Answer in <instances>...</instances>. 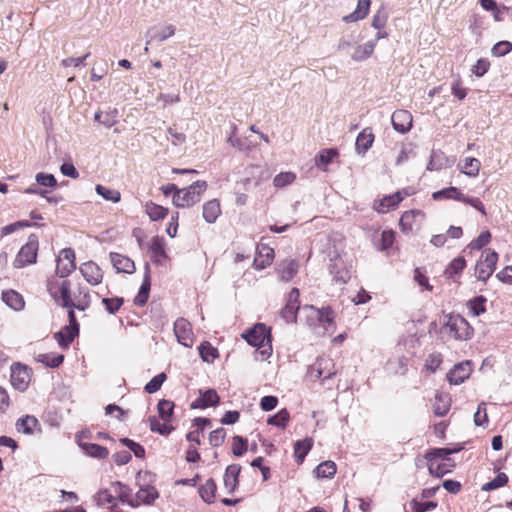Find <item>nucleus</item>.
I'll use <instances>...</instances> for the list:
<instances>
[{
  "mask_svg": "<svg viewBox=\"0 0 512 512\" xmlns=\"http://www.w3.org/2000/svg\"><path fill=\"white\" fill-rule=\"evenodd\" d=\"M403 200L401 192L385 196L375 207L379 213H386L391 209H394Z\"/></svg>",
  "mask_w": 512,
  "mask_h": 512,
  "instance_id": "7c9ffc66",
  "label": "nucleus"
},
{
  "mask_svg": "<svg viewBox=\"0 0 512 512\" xmlns=\"http://www.w3.org/2000/svg\"><path fill=\"white\" fill-rule=\"evenodd\" d=\"M3 302L15 311H20L25 306V301L20 293L15 290H7L2 292Z\"/></svg>",
  "mask_w": 512,
  "mask_h": 512,
  "instance_id": "bb28decb",
  "label": "nucleus"
},
{
  "mask_svg": "<svg viewBox=\"0 0 512 512\" xmlns=\"http://www.w3.org/2000/svg\"><path fill=\"white\" fill-rule=\"evenodd\" d=\"M174 407L175 405L172 401L166 399L160 400L157 404V410L160 418L163 421L170 423L173 416Z\"/></svg>",
  "mask_w": 512,
  "mask_h": 512,
  "instance_id": "79ce46f5",
  "label": "nucleus"
},
{
  "mask_svg": "<svg viewBox=\"0 0 512 512\" xmlns=\"http://www.w3.org/2000/svg\"><path fill=\"white\" fill-rule=\"evenodd\" d=\"M472 367L470 361L456 364L448 373L447 380L450 384L459 385L463 383L471 374Z\"/></svg>",
  "mask_w": 512,
  "mask_h": 512,
  "instance_id": "ddd939ff",
  "label": "nucleus"
},
{
  "mask_svg": "<svg viewBox=\"0 0 512 512\" xmlns=\"http://www.w3.org/2000/svg\"><path fill=\"white\" fill-rule=\"evenodd\" d=\"M299 296V289L293 288L287 296L285 306L280 311L281 318L287 323L296 321L297 313L300 309Z\"/></svg>",
  "mask_w": 512,
  "mask_h": 512,
  "instance_id": "6e6552de",
  "label": "nucleus"
},
{
  "mask_svg": "<svg viewBox=\"0 0 512 512\" xmlns=\"http://www.w3.org/2000/svg\"><path fill=\"white\" fill-rule=\"evenodd\" d=\"M102 303L110 314H115L124 303L121 297L103 298Z\"/></svg>",
  "mask_w": 512,
  "mask_h": 512,
  "instance_id": "680f3d73",
  "label": "nucleus"
},
{
  "mask_svg": "<svg viewBox=\"0 0 512 512\" xmlns=\"http://www.w3.org/2000/svg\"><path fill=\"white\" fill-rule=\"evenodd\" d=\"M375 41H368L363 45H357L351 54V59L356 62H362L368 59L374 52Z\"/></svg>",
  "mask_w": 512,
  "mask_h": 512,
  "instance_id": "c756f323",
  "label": "nucleus"
},
{
  "mask_svg": "<svg viewBox=\"0 0 512 512\" xmlns=\"http://www.w3.org/2000/svg\"><path fill=\"white\" fill-rule=\"evenodd\" d=\"M485 303L486 298L484 296H476L468 301L467 306L473 316H479L486 311Z\"/></svg>",
  "mask_w": 512,
  "mask_h": 512,
  "instance_id": "864d4df0",
  "label": "nucleus"
},
{
  "mask_svg": "<svg viewBox=\"0 0 512 512\" xmlns=\"http://www.w3.org/2000/svg\"><path fill=\"white\" fill-rule=\"evenodd\" d=\"M444 326L449 335L457 340H468L473 336V328L460 315H449Z\"/></svg>",
  "mask_w": 512,
  "mask_h": 512,
  "instance_id": "423d86ee",
  "label": "nucleus"
},
{
  "mask_svg": "<svg viewBox=\"0 0 512 512\" xmlns=\"http://www.w3.org/2000/svg\"><path fill=\"white\" fill-rule=\"evenodd\" d=\"M198 351L201 359L207 363H212L218 357V350L207 341L199 345Z\"/></svg>",
  "mask_w": 512,
  "mask_h": 512,
  "instance_id": "ea45409f",
  "label": "nucleus"
},
{
  "mask_svg": "<svg viewBox=\"0 0 512 512\" xmlns=\"http://www.w3.org/2000/svg\"><path fill=\"white\" fill-rule=\"evenodd\" d=\"M79 330L76 331L71 325L67 328V333L57 332L55 333V339L62 348H67L78 334Z\"/></svg>",
  "mask_w": 512,
  "mask_h": 512,
  "instance_id": "3c124183",
  "label": "nucleus"
},
{
  "mask_svg": "<svg viewBox=\"0 0 512 512\" xmlns=\"http://www.w3.org/2000/svg\"><path fill=\"white\" fill-rule=\"evenodd\" d=\"M290 419V414L286 408L281 409L278 413L270 416L267 423L278 428H285Z\"/></svg>",
  "mask_w": 512,
  "mask_h": 512,
  "instance_id": "09e8293b",
  "label": "nucleus"
},
{
  "mask_svg": "<svg viewBox=\"0 0 512 512\" xmlns=\"http://www.w3.org/2000/svg\"><path fill=\"white\" fill-rule=\"evenodd\" d=\"M411 507L413 512H427L437 507V503L434 501L419 502L417 500L411 501Z\"/></svg>",
  "mask_w": 512,
  "mask_h": 512,
  "instance_id": "774afa93",
  "label": "nucleus"
},
{
  "mask_svg": "<svg viewBox=\"0 0 512 512\" xmlns=\"http://www.w3.org/2000/svg\"><path fill=\"white\" fill-rule=\"evenodd\" d=\"M150 287H151L150 267H149V264H146L143 282L141 284V287L139 289L137 296L134 299L135 305L143 307L147 303L148 298H149Z\"/></svg>",
  "mask_w": 512,
  "mask_h": 512,
  "instance_id": "b1692460",
  "label": "nucleus"
},
{
  "mask_svg": "<svg viewBox=\"0 0 512 512\" xmlns=\"http://www.w3.org/2000/svg\"><path fill=\"white\" fill-rule=\"evenodd\" d=\"M175 34V27L171 24L166 25L160 29L153 27L146 33V45L151 44L153 41L163 42Z\"/></svg>",
  "mask_w": 512,
  "mask_h": 512,
  "instance_id": "aec40b11",
  "label": "nucleus"
},
{
  "mask_svg": "<svg viewBox=\"0 0 512 512\" xmlns=\"http://www.w3.org/2000/svg\"><path fill=\"white\" fill-rule=\"evenodd\" d=\"M302 312L306 313L309 325H315L312 321H317L319 325L323 326L326 330L334 324L335 313L330 306L318 309L314 306H304Z\"/></svg>",
  "mask_w": 512,
  "mask_h": 512,
  "instance_id": "0eeeda50",
  "label": "nucleus"
},
{
  "mask_svg": "<svg viewBox=\"0 0 512 512\" xmlns=\"http://www.w3.org/2000/svg\"><path fill=\"white\" fill-rule=\"evenodd\" d=\"M491 240V233L489 231L481 232L480 235L474 239L468 247L471 249L479 250L486 246Z\"/></svg>",
  "mask_w": 512,
  "mask_h": 512,
  "instance_id": "69168bd1",
  "label": "nucleus"
},
{
  "mask_svg": "<svg viewBox=\"0 0 512 512\" xmlns=\"http://www.w3.org/2000/svg\"><path fill=\"white\" fill-rule=\"evenodd\" d=\"M120 442L129 448L137 458H143L145 456V449L142 445L139 443L129 439V438H122L120 439Z\"/></svg>",
  "mask_w": 512,
  "mask_h": 512,
  "instance_id": "052dcab7",
  "label": "nucleus"
},
{
  "mask_svg": "<svg viewBox=\"0 0 512 512\" xmlns=\"http://www.w3.org/2000/svg\"><path fill=\"white\" fill-rule=\"evenodd\" d=\"M117 110L110 109L108 111H97L94 115V119L96 122L104 125L107 128L112 127L117 123Z\"/></svg>",
  "mask_w": 512,
  "mask_h": 512,
  "instance_id": "e433bc0d",
  "label": "nucleus"
},
{
  "mask_svg": "<svg viewBox=\"0 0 512 512\" xmlns=\"http://www.w3.org/2000/svg\"><path fill=\"white\" fill-rule=\"evenodd\" d=\"M241 471V466L238 464L229 465L226 468L224 474V486L227 489L228 493H233L238 486V476Z\"/></svg>",
  "mask_w": 512,
  "mask_h": 512,
  "instance_id": "393cba45",
  "label": "nucleus"
},
{
  "mask_svg": "<svg viewBox=\"0 0 512 512\" xmlns=\"http://www.w3.org/2000/svg\"><path fill=\"white\" fill-rule=\"evenodd\" d=\"M339 155L335 148L322 149L315 157V164L317 167H323L332 162V160Z\"/></svg>",
  "mask_w": 512,
  "mask_h": 512,
  "instance_id": "37998d69",
  "label": "nucleus"
},
{
  "mask_svg": "<svg viewBox=\"0 0 512 512\" xmlns=\"http://www.w3.org/2000/svg\"><path fill=\"white\" fill-rule=\"evenodd\" d=\"M312 448V440L311 439H304L296 441L294 444V454L296 461L298 463L303 462L305 456L308 454L310 449Z\"/></svg>",
  "mask_w": 512,
  "mask_h": 512,
  "instance_id": "a18cd8bd",
  "label": "nucleus"
},
{
  "mask_svg": "<svg viewBox=\"0 0 512 512\" xmlns=\"http://www.w3.org/2000/svg\"><path fill=\"white\" fill-rule=\"evenodd\" d=\"M60 295L54 291L53 287L49 288V292L54 300L62 307L68 308L69 324L76 330H79V324L76 319L74 309L85 311L90 307L91 295L86 287H79L77 293L72 297L70 281L64 280L58 287Z\"/></svg>",
  "mask_w": 512,
  "mask_h": 512,
  "instance_id": "f257e3e1",
  "label": "nucleus"
},
{
  "mask_svg": "<svg viewBox=\"0 0 512 512\" xmlns=\"http://www.w3.org/2000/svg\"><path fill=\"white\" fill-rule=\"evenodd\" d=\"M508 482V476L505 474V473H498L497 476L485 483L483 486H482V490L483 491H492L494 489H497V488H500V487H503L504 485H506Z\"/></svg>",
  "mask_w": 512,
  "mask_h": 512,
  "instance_id": "4d7b16f0",
  "label": "nucleus"
},
{
  "mask_svg": "<svg viewBox=\"0 0 512 512\" xmlns=\"http://www.w3.org/2000/svg\"><path fill=\"white\" fill-rule=\"evenodd\" d=\"M35 180L39 186L54 188L57 186V180L53 174L49 173H37Z\"/></svg>",
  "mask_w": 512,
  "mask_h": 512,
  "instance_id": "bf43d9fd",
  "label": "nucleus"
},
{
  "mask_svg": "<svg viewBox=\"0 0 512 512\" xmlns=\"http://www.w3.org/2000/svg\"><path fill=\"white\" fill-rule=\"evenodd\" d=\"M128 490V487L121 482H113L109 488L100 490L94 499L97 505L111 504L113 507L118 500L122 503L128 501Z\"/></svg>",
  "mask_w": 512,
  "mask_h": 512,
  "instance_id": "20e7f679",
  "label": "nucleus"
},
{
  "mask_svg": "<svg viewBox=\"0 0 512 512\" xmlns=\"http://www.w3.org/2000/svg\"><path fill=\"white\" fill-rule=\"evenodd\" d=\"M110 259L117 272L131 274L135 271L134 262L127 256L112 252L110 253Z\"/></svg>",
  "mask_w": 512,
  "mask_h": 512,
  "instance_id": "5701e85b",
  "label": "nucleus"
},
{
  "mask_svg": "<svg viewBox=\"0 0 512 512\" xmlns=\"http://www.w3.org/2000/svg\"><path fill=\"white\" fill-rule=\"evenodd\" d=\"M333 281L336 284L343 285L348 282L351 277L350 271L346 268L341 259H336L329 266Z\"/></svg>",
  "mask_w": 512,
  "mask_h": 512,
  "instance_id": "6ab92c4d",
  "label": "nucleus"
},
{
  "mask_svg": "<svg viewBox=\"0 0 512 512\" xmlns=\"http://www.w3.org/2000/svg\"><path fill=\"white\" fill-rule=\"evenodd\" d=\"M80 272L84 279L91 285H97L102 282L103 272L94 262H85L80 266Z\"/></svg>",
  "mask_w": 512,
  "mask_h": 512,
  "instance_id": "f3484780",
  "label": "nucleus"
},
{
  "mask_svg": "<svg viewBox=\"0 0 512 512\" xmlns=\"http://www.w3.org/2000/svg\"><path fill=\"white\" fill-rule=\"evenodd\" d=\"M295 174L292 172H282L275 176L273 184L275 187H284L295 180Z\"/></svg>",
  "mask_w": 512,
  "mask_h": 512,
  "instance_id": "338daca9",
  "label": "nucleus"
},
{
  "mask_svg": "<svg viewBox=\"0 0 512 512\" xmlns=\"http://www.w3.org/2000/svg\"><path fill=\"white\" fill-rule=\"evenodd\" d=\"M391 122L397 132L404 134L412 127V115L407 110L399 109L393 112Z\"/></svg>",
  "mask_w": 512,
  "mask_h": 512,
  "instance_id": "2eb2a0df",
  "label": "nucleus"
},
{
  "mask_svg": "<svg viewBox=\"0 0 512 512\" xmlns=\"http://www.w3.org/2000/svg\"><path fill=\"white\" fill-rule=\"evenodd\" d=\"M299 263L294 259H285L278 263L277 272L280 279L290 281L298 272Z\"/></svg>",
  "mask_w": 512,
  "mask_h": 512,
  "instance_id": "412c9836",
  "label": "nucleus"
},
{
  "mask_svg": "<svg viewBox=\"0 0 512 512\" xmlns=\"http://www.w3.org/2000/svg\"><path fill=\"white\" fill-rule=\"evenodd\" d=\"M455 467L454 463H436L433 460L428 462V470L431 475L436 476L438 478L443 477L445 474L451 472L452 468Z\"/></svg>",
  "mask_w": 512,
  "mask_h": 512,
  "instance_id": "58836bf2",
  "label": "nucleus"
},
{
  "mask_svg": "<svg viewBox=\"0 0 512 512\" xmlns=\"http://www.w3.org/2000/svg\"><path fill=\"white\" fill-rule=\"evenodd\" d=\"M148 421L151 431L157 432L160 435L167 436L174 430V427L172 425L165 421L161 423L156 416L149 417Z\"/></svg>",
  "mask_w": 512,
  "mask_h": 512,
  "instance_id": "c03bdc74",
  "label": "nucleus"
},
{
  "mask_svg": "<svg viewBox=\"0 0 512 512\" xmlns=\"http://www.w3.org/2000/svg\"><path fill=\"white\" fill-rule=\"evenodd\" d=\"M370 4L371 0H358L356 9L349 15L344 16L343 20L346 23H351L365 18L369 12Z\"/></svg>",
  "mask_w": 512,
  "mask_h": 512,
  "instance_id": "c85d7f7f",
  "label": "nucleus"
},
{
  "mask_svg": "<svg viewBox=\"0 0 512 512\" xmlns=\"http://www.w3.org/2000/svg\"><path fill=\"white\" fill-rule=\"evenodd\" d=\"M38 420L34 416L27 415L17 420L16 428L19 432L32 434L33 429L38 425Z\"/></svg>",
  "mask_w": 512,
  "mask_h": 512,
  "instance_id": "a19ab883",
  "label": "nucleus"
},
{
  "mask_svg": "<svg viewBox=\"0 0 512 512\" xmlns=\"http://www.w3.org/2000/svg\"><path fill=\"white\" fill-rule=\"evenodd\" d=\"M174 333L177 341L185 347L193 345V332L190 322L184 318H178L174 323Z\"/></svg>",
  "mask_w": 512,
  "mask_h": 512,
  "instance_id": "f8f14e48",
  "label": "nucleus"
},
{
  "mask_svg": "<svg viewBox=\"0 0 512 512\" xmlns=\"http://www.w3.org/2000/svg\"><path fill=\"white\" fill-rule=\"evenodd\" d=\"M360 40V36L354 33L345 35L340 39L337 48L341 52H348V49L357 45Z\"/></svg>",
  "mask_w": 512,
  "mask_h": 512,
  "instance_id": "5fc2aeb1",
  "label": "nucleus"
},
{
  "mask_svg": "<svg viewBox=\"0 0 512 512\" xmlns=\"http://www.w3.org/2000/svg\"><path fill=\"white\" fill-rule=\"evenodd\" d=\"M35 359L46 367L57 368L63 362L64 355L57 353H40Z\"/></svg>",
  "mask_w": 512,
  "mask_h": 512,
  "instance_id": "c9c22d12",
  "label": "nucleus"
},
{
  "mask_svg": "<svg viewBox=\"0 0 512 512\" xmlns=\"http://www.w3.org/2000/svg\"><path fill=\"white\" fill-rule=\"evenodd\" d=\"M434 200L440 199H454L463 202L464 194L456 187L450 186L442 190L436 191L432 194Z\"/></svg>",
  "mask_w": 512,
  "mask_h": 512,
  "instance_id": "f704fd0d",
  "label": "nucleus"
},
{
  "mask_svg": "<svg viewBox=\"0 0 512 512\" xmlns=\"http://www.w3.org/2000/svg\"><path fill=\"white\" fill-rule=\"evenodd\" d=\"M498 261V254L495 251H488L484 260H479L475 267L476 277L480 281H486L495 271Z\"/></svg>",
  "mask_w": 512,
  "mask_h": 512,
  "instance_id": "1a4fd4ad",
  "label": "nucleus"
},
{
  "mask_svg": "<svg viewBox=\"0 0 512 512\" xmlns=\"http://www.w3.org/2000/svg\"><path fill=\"white\" fill-rule=\"evenodd\" d=\"M336 464L333 461H324L314 470L318 478H332L336 473Z\"/></svg>",
  "mask_w": 512,
  "mask_h": 512,
  "instance_id": "49530a36",
  "label": "nucleus"
},
{
  "mask_svg": "<svg viewBox=\"0 0 512 512\" xmlns=\"http://www.w3.org/2000/svg\"><path fill=\"white\" fill-rule=\"evenodd\" d=\"M481 167V163L477 158L474 157H466L459 163V168L461 172L470 177H475L478 175Z\"/></svg>",
  "mask_w": 512,
  "mask_h": 512,
  "instance_id": "72a5a7b5",
  "label": "nucleus"
},
{
  "mask_svg": "<svg viewBox=\"0 0 512 512\" xmlns=\"http://www.w3.org/2000/svg\"><path fill=\"white\" fill-rule=\"evenodd\" d=\"M30 382V371L27 366L20 363L11 366V384L15 389L23 392L27 389Z\"/></svg>",
  "mask_w": 512,
  "mask_h": 512,
  "instance_id": "9b49d317",
  "label": "nucleus"
},
{
  "mask_svg": "<svg viewBox=\"0 0 512 512\" xmlns=\"http://www.w3.org/2000/svg\"><path fill=\"white\" fill-rule=\"evenodd\" d=\"M79 446L85 454L97 459H105L109 455L108 449L99 444L80 442Z\"/></svg>",
  "mask_w": 512,
  "mask_h": 512,
  "instance_id": "2f4dec72",
  "label": "nucleus"
},
{
  "mask_svg": "<svg viewBox=\"0 0 512 512\" xmlns=\"http://www.w3.org/2000/svg\"><path fill=\"white\" fill-rule=\"evenodd\" d=\"M166 374L165 373H160L156 376H154L144 387V390L146 393L148 394H153L155 392H157L162 384L164 383V381L166 380Z\"/></svg>",
  "mask_w": 512,
  "mask_h": 512,
  "instance_id": "6e6d98bb",
  "label": "nucleus"
},
{
  "mask_svg": "<svg viewBox=\"0 0 512 512\" xmlns=\"http://www.w3.org/2000/svg\"><path fill=\"white\" fill-rule=\"evenodd\" d=\"M226 432L224 428H217L210 432L209 443L214 447L221 446L225 441Z\"/></svg>",
  "mask_w": 512,
  "mask_h": 512,
  "instance_id": "0e129e2a",
  "label": "nucleus"
},
{
  "mask_svg": "<svg viewBox=\"0 0 512 512\" xmlns=\"http://www.w3.org/2000/svg\"><path fill=\"white\" fill-rule=\"evenodd\" d=\"M206 188V181H196L186 188L179 189V192L173 195V204L180 208L193 206L201 200Z\"/></svg>",
  "mask_w": 512,
  "mask_h": 512,
  "instance_id": "7ed1b4c3",
  "label": "nucleus"
},
{
  "mask_svg": "<svg viewBox=\"0 0 512 512\" xmlns=\"http://www.w3.org/2000/svg\"><path fill=\"white\" fill-rule=\"evenodd\" d=\"M461 449V446H458L457 448H434L425 454V458L428 462H431V460L435 462L436 460L441 459L443 462L452 463L450 455L459 452Z\"/></svg>",
  "mask_w": 512,
  "mask_h": 512,
  "instance_id": "a878e982",
  "label": "nucleus"
},
{
  "mask_svg": "<svg viewBox=\"0 0 512 512\" xmlns=\"http://www.w3.org/2000/svg\"><path fill=\"white\" fill-rule=\"evenodd\" d=\"M243 337L248 344L258 348L263 358H268L271 355V334L265 324H256L253 328L248 330Z\"/></svg>",
  "mask_w": 512,
  "mask_h": 512,
  "instance_id": "f03ea898",
  "label": "nucleus"
},
{
  "mask_svg": "<svg viewBox=\"0 0 512 512\" xmlns=\"http://www.w3.org/2000/svg\"><path fill=\"white\" fill-rule=\"evenodd\" d=\"M424 218V213L420 210L405 211L399 221L402 232L409 233L415 226L419 225Z\"/></svg>",
  "mask_w": 512,
  "mask_h": 512,
  "instance_id": "dca6fc26",
  "label": "nucleus"
},
{
  "mask_svg": "<svg viewBox=\"0 0 512 512\" xmlns=\"http://www.w3.org/2000/svg\"><path fill=\"white\" fill-rule=\"evenodd\" d=\"M76 268L75 265V253L71 248H65L61 250L56 266V273L61 278L67 277Z\"/></svg>",
  "mask_w": 512,
  "mask_h": 512,
  "instance_id": "9d476101",
  "label": "nucleus"
},
{
  "mask_svg": "<svg viewBox=\"0 0 512 512\" xmlns=\"http://www.w3.org/2000/svg\"><path fill=\"white\" fill-rule=\"evenodd\" d=\"M312 370L316 372V377L323 378V380L329 379L336 374L333 360L324 356L316 360Z\"/></svg>",
  "mask_w": 512,
  "mask_h": 512,
  "instance_id": "a211bd4d",
  "label": "nucleus"
},
{
  "mask_svg": "<svg viewBox=\"0 0 512 512\" xmlns=\"http://www.w3.org/2000/svg\"><path fill=\"white\" fill-rule=\"evenodd\" d=\"M39 248V240L36 234H31L25 245L21 247L13 265L15 268H24L25 266L36 263Z\"/></svg>",
  "mask_w": 512,
  "mask_h": 512,
  "instance_id": "39448f33",
  "label": "nucleus"
},
{
  "mask_svg": "<svg viewBox=\"0 0 512 512\" xmlns=\"http://www.w3.org/2000/svg\"><path fill=\"white\" fill-rule=\"evenodd\" d=\"M145 211H146L147 215L149 216V218L152 221L162 220L168 214V209L167 208H165V207H163L161 205L155 204L153 202L146 203Z\"/></svg>",
  "mask_w": 512,
  "mask_h": 512,
  "instance_id": "4c0bfd02",
  "label": "nucleus"
},
{
  "mask_svg": "<svg viewBox=\"0 0 512 512\" xmlns=\"http://www.w3.org/2000/svg\"><path fill=\"white\" fill-rule=\"evenodd\" d=\"M96 193L107 201L117 203L121 199V194L118 190L109 189L103 185L97 184L95 187Z\"/></svg>",
  "mask_w": 512,
  "mask_h": 512,
  "instance_id": "8fccbe9b",
  "label": "nucleus"
},
{
  "mask_svg": "<svg viewBox=\"0 0 512 512\" xmlns=\"http://www.w3.org/2000/svg\"><path fill=\"white\" fill-rule=\"evenodd\" d=\"M220 402V397L217 394L216 390L208 389L205 391H200V396L195 399L191 404V409H205L208 407H214L218 405Z\"/></svg>",
  "mask_w": 512,
  "mask_h": 512,
  "instance_id": "4468645a",
  "label": "nucleus"
},
{
  "mask_svg": "<svg viewBox=\"0 0 512 512\" xmlns=\"http://www.w3.org/2000/svg\"><path fill=\"white\" fill-rule=\"evenodd\" d=\"M262 251H265V259H263L261 261H259L258 258L254 259V266L256 269H264L266 266L270 265V263L273 260L274 251L272 248L265 246V247H262L260 254H262Z\"/></svg>",
  "mask_w": 512,
  "mask_h": 512,
  "instance_id": "e2e57ef3",
  "label": "nucleus"
},
{
  "mask_svg": "<svg viewBox=\"0 0 512 512\" xmlns=\"http://www.w3.org/2000/svg\"><path fill=\"white\" fill-rule=\"evenodd\" d=\"M220 214L221 208L219 200L212 199L203 205L202 215L207 223H215Z\"/></svg>",
  "mask_w": 512,
  "mask_h": 512,
  "instance_id": "cd10ccee",
  "label": "nucleus"
},
{
  "mask_svg": "<svg viewBox=\"0 0 512 512\" xmlns=\"http://www.w3.org/2000/svg\"><path fill=\"white\" fill-rule=\"evenodd\" d=\"M217 486L212 478L206 480V482L199 487V495L204 502L212 504L215 501Z\"/></svg>",
  "mask_w": 512,
  "mask_h": 512,
  "instance_id": "473e14b6",
  "label": "nucleus"
},
{
  "mask_svg": "<svg viewBox=\"0 0 512 512\" xmlns=\"http://www.w3.org/2000/svg\"><path fill=\"white\" fill-rule=\"evenodd\" d=\"M247 448L248 441L246 438L238 435L233 437L232 452L235 456H242L247 451Z\"/></svg>",
  "mask_w": 512,
  "mask_h": 512,
  "instance_id": "13d9d810",
  "label": "nucleus"
},
{
  "mask_svg": "<svg viewBox=\"0 0 512 512\" xmlns=\"http://www.w3.org/2000/svg\"><path fill=\"white\" fill-rule=\"evenodd\" d=\"M158 497V492L153 486H144L136 493V498L144 504H151Z\"/></svg>",
  "mask_w": 512,
  "mask_h": 512,
  "instance_id": "de8ad7c7",
  "label": "nucleus"
},
{
  "mask_svg": "<svg viewBox=\"0 0 512 512\" xmlns=\"http://www.w3.org/2000/svg\"><path fill=\"white\" fill-rule=\"evenodd\" d=\"M374 142V134L372 129L367 127L364 128L357 136L355 149L358 154L364 155Z\"/></svg>",
  "mask_w": 512,
  "mask_h": 512,
  "instance_id": "4be33fe9",
  "label": "nucleus"
},
{
  "mask_svg": "<svg viewBox=\"0 0 512 512\" xmlns=\"http://www.w3.org/2000/svg\"><path fill=\"white\" fill-rule=\"evenodd\" d=\"M466 266V261L463 257L455 258L446 268L444 274L447 278H453L455 275L460 274Z\"/></svg>",
  "mask_w": 512,
  "mask_h": 512,
  "instance_id": "603ef678",
  "label": "nucleus"
}]
</instances>
